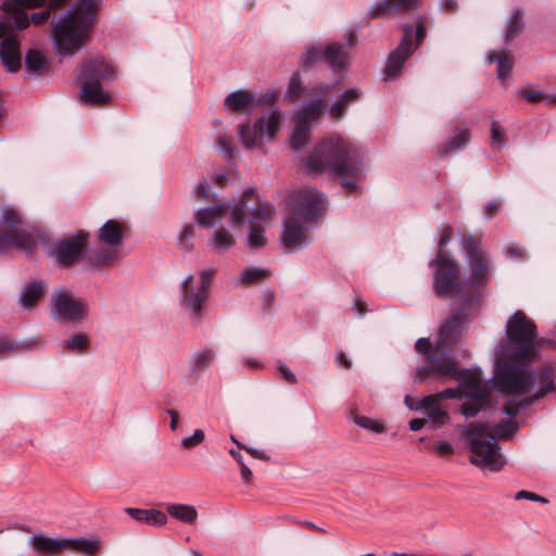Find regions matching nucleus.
<instances>
[{
	"label": "nucleus",
	"instance_id": "45",
	"mask_svg": "<svg viewBox=\"0 0 556 556\" xmlns=\"http://www.w3.org/2000/svg\"><path fill=\"white\" fill-rule=\"evenodd\" d=\"M216 151L227 160L233 159L238 150L232 144V138L227 135H220L216 141Z\"/></svg>",
	"mask_w": 556,
	"mask_h": 556
},
{
	"label": "nucleus",
	"instance_id": "33",
	"mask_svg": "<svg viewBox=\"0 0 556 556\" xmlns=\"http://www.w3.org/2000/svg\"><path fill=\"white\" fill-rule=\"evenodd\" d=\"M361 94L358 88H351L341 93L338 101L330 106V114L334 118H339L344 115L350 103L356 100Z\"/></svg>",
	"mask_w": 556,
	"mask_h": 556
},
{
	"label": "nucleus",
	"instance_id": "62",
	"mask_svg": "<svg viewBox=\"0 0 556 556\" xmlns=\"http://www.w3.org/2000/svg\"><path fill=\"white\" fill-rule=\"evenodd\" d=\"M332 89L331 85L328 84H320L317 87L313 89V94L316 97H319V99L323 100V98Z\"/></svg>",
	"mask_w": 556,
	"mask_h": 556
},
{
	"label": "nucleus",
	"instance_id": "55",
	"mask_svg": "<svg viewBox=\"0 0 556 556\" xmlns=\"http://www.w3.org/2000/svg\"><path fill=\"white\" fill-rule=\"evenodd\" d=\"M471 401L472 402L467 401L462 405V413L466 417H475L480 412V409L482 407V402L473 401V400H471Z\"/></svg>",
	"mask_w": 556,
	"mask_h": 556
},
{
	"label": "nucleus",
	"instance_id": "38",
	"mask_svg": "<svg viewBox=\"0 0 556 556\" xmlns=\"http://www.w3.org/2000/svg\"><path fill=\"white\" fill-rule=\"evenodd\" d=\"M47 67L45 56L37 50H29L25 55V68L30 74L42 73Z\"/></svg>",
	"mask_w": 556,
	"mask_h": 556
},
{
	"label": "nucleus",
	"instance_id": "32",
	"mask_svg": "<svg viewBox=\"0 0 556 556\" xmlns=\"http://www.w3.org/2000/svg\"><path fill=\"white\" fill-rule=\"evenodd\" d=\"M323 105L324 100L321 99L305 103L296 113V123L311 127V123L319 116Z\"/></svg>",
	"mask_w": 556,
	"mask_h": 556
},
{
	"label": "nucleus",
	"instance_id": "37",
	"mask_svg": "<svg viewBox=\"0 0 556 556\" xmlns=\"http://www.w3.org/2000/svg\"><path fill=\"white\" fill-rule=\"evenodd\" d=\"M270 274L269 269L257 267V266H250L244 268L239 276V285L242 286H250L255 282L261 281L262 279L266 278Z\"/></svg>",
	"mask_w": 556,
	"mask_h": 556
},
{
	"label": "nucleus",
	"instance_id": "30",
	"mask_svg": "<svg viewBox=\"0 0 556 556\" xmlns=\"http://www.w3.org/2000/svg\"><path fill=\"white\" fill-rule=\"evenodd\" d=\"M324 62L334 72L348 65V52L341 43L331 42L324 47Z\"/></svg>",
	"mask_w": 556,
	"mask_h": 556
},
{
	"label": "nucleus",
	"instance_id": "17",
	"mask_svg": "<svg viewBox=\"0 0 556 556\" xmlns=\"http://www.w3.org/2000/svg\"><path fill=\"white\" fill-rule=\"evenodd\" d=\"M325 194L316 189H304L290 195L289 216L303 223H315L323 210Z\"/></svg>",
	"mask_w": 556,
	"mask_h": 556
},
{
	"label": "nucleus",
	"instance_id": "18",
	"mask_svg": "<svg viewBox=\"0 0 556 556\" xmlns=\"http://www.w3.org/2000/svg\"><path fill=\"white\" fill-rule=\"evenodd\" d=\"M413 27L407 25L404 27V36L394 51L389 54L383 71V79L391 80L397 78L402 73L403 64L416 50L413 46Z\"/></svg>",
	"mask_w": 556,
	"mask_h": 556
},
{
	"label": "nucleus",
	"instance_id": "58",
	"mask_svg": "<svg viewBox=\"0 0 556 556\" xmlns=\"http://www.w3.org/2000/svg\"><path fill=\"white\" fill-rule=\"evenodd\" d=\"M433 448L441 456L452 454L454 451L452 444L443 440L435 442Z\"/></svg>",
	"mask_w": 556,
	"mask_h": 556
},
{
	"label": "nucleus",
	"instance_id": "64",
	"mask_svg": "<svg viewBox=\"0 0 556 556\" xmlns=\"http://www.w3.org/2000/svg\"><path fill=\"white\" fill-rule=\"evenodd\" d=\"M426 418H415L409 421V429L412 431H419L426 426Z\"/></svg>",
	"mask_w": 556,
	"mask_h": 556
},
{
	"label": "nucleus",
	"instance_id": "7",
	"mask_svg": "<svg viewBox=\"0 0 556 556\" xmlns=\"http://www.w3.org/2000/svg\"><path fill=\"white\" fill-rule=\"evenodd\" d=\"M80 83L79 99L89 104H105L110 102L111 96L103 89L101 81L114 79L115 71L113 65L103 56H91L77 68Z\"/></svg>",
	"mask_w": 556,
	"mask_h": 556
},
{
	"label": "nucleus",
	"instance_id": "36",
	"mask_svg": "<svg viewBox=\"0 0 556 556\" xmlns=\"http://www.w3.org/2000/svg\"><path fill=\"white\" fill-rule=\"evenodd\" d=\"M522 27V10L515 8L510 16L506 20L504 29V39L509 42L514 40Z\"/></svg>",
	"mask_w": 556,
	"mask_h": 556
},
{
	"label": "nucleus",
	"instance_id": "34",
	"mask_svg": "<svg viewBox=\"0 0 556 556\" xmlns=\"http://www.w3.org/2000/svg\"><path fill=\"white\" fill-rule=\"evenodd\" d=\"M420 407L426 410V419L432 424V429L439 428L450 420L447 412L442 409L437 402L432 406H426L424 397L420 402Z\"/></svg>",
	"mask_w": 556,
	"mask_h": 556
},
{
	"label": "nucleus",
	"instance_id": "44",
	"mask_svg": "<svg viewBox=\"0 0 556 556\" xmlns=\"http://www.w3.org/2000/svg\"><path fill=\"white\" fill-rule=\"evenodd\" d=\"M309 130L311 127H306L305 125H301L298 123L295 124V127L290 138V144L294 150L299 151L306 146Z\"/></svg>",
	"mask_w": 556,
	"mask_h": 556
},
{
	"label": "nucleus",
	"instance_id": "12",
	"mask_svg": "<svg viewBox=\"0 0 556 556\" xmlns=\"http://www.w3.org/2000/svg\"><path fill=\"white\" fill-rule=\"evenodd\" d=\"M462 248L470 269V277L465 281L468 295L477 302L476 291L488 281L490 257L480 248V242L472 236H465L462 240Z\"/></svg>",
	"mask_w": 556,
	"mask_h": 556
},
{
	"label": "nucleus",
	"instance_id": "13",
	"mask_svg": "<svg viewBox=\"0 0 556 556\" xmlns=\"http://www.w3.org/2000/svg\"><path fill=\"white\" fill-rule=\"evenodd\" d=\"M281 124V114L278 110H270L263 114L254 124L247 122L238 126V139L248 150L261 148L263 139L274 140Z\"/></svg>",
	"mask_w": 556,
	"mask_h": 556
},
{
	"label": "nucleus",
	"instance_id": "49",
	"mask_svg": "<svg viewBox=\"0 0 556 556\" xmlns=\"http://www.w3.org/2000/svg\"><path fill=\"white\" fill-rule=\"evenodd\" d=\"M302 93V80L299 73H293L290 77L289 86L287 89V98L298 99Z\"/></svg>",
	"mask_w": 556,
	"mask_h": 556
},
{
	"label": "nucleus",
	"instance_id": "22",
	"mask_svg": "<svg viewBox=\"0 0 556 556\" xmlns=\"http://www.w3.org/2000/svg\"><path fill=\"white\" fill-rule=\"evenodd\" d=\"M0 43V59L9 72H17L21 67L20 43L16 33L3 34Z\"/></svg>",
	"mask_w": 556,
	"mask_h": 556
},
{
	"label": "nucleus",
	"instance_id": "42",
	"mask_svg": "<svg viewBox=\"0 0 556 556\" xmlns=\"http://www.w3.org/2000/svg\"><path fill=\"white\" fill-rule=\"evenodd\" d=\"M46 2L47 0H4L1 4V10L5 13L21 8L41 9Z\"/></svg>",
	"mask_w": 556,
	"mask_h": 556
},
{
	"label": "nucleus",
	"instance_id": "27",
	"mask_svg": "<svg viewBox=\"0 0 556 556\" xmlns=\"http://www.w3.org/2000/svg\"><path fill=\"white\" fill-rule=\"evenodd\" d=\"M123 515L113 516L111 514H101L98 518H130L135 521H166V515L159 509H139V508H125L122 510Z\"/></svg>",
	"mask_w": 556,
	"mask_h": 556
},
{
	"label": "nucleus",
	"instance_id": "35",
	"mask_svg": "<svg viewBox=\"0 0 556 556\" xmlns=\"http://www.w3.org/2000/svg\"><path fill=\"white\" fill-rule=\"evenodd\" d=\"M166 510L170 518L180 521H194L200 517L197 508L187 504H169L167 505Z\"/></svg>",
	"mask_w": 556,
	"mask_h": 556
},
{
	"label": "nucleus",
	"instance_id": "6",
	"mask_svg": "<svg viewBox=\"0 0 556 556\" xmlns=\"http://www.w3.org/2000/svg\"><path fill=\"white\" fill-rule=\"evenodd\" d=\"M431 366L420 367L414 378L415 383H420L431 374L456 379L463 396L468 400L483 402L488 396V384L479 369H459L455 358L446 352L437 351L429 355Z\"/></svg>",
	"mask_w": 556,
	"mask_h": 556
},
{
	"label": "nucleus",
	"instance_id": "31",
	"mask_svg": "<svg viewBox=\"0 0 556 556\" xmlns=\"http://www.w3.org/2000/svg\"><path fill=\"white\" fill-rule=\"evenodd\" d=\"M254 105V97L247 90H236L229 93L224 101V106L232 112L247 111Z\"/></svg>",
	"mask_w": 556,
	"mask_h": 556
},
{
	"label": "nucleus",
	"instance_id": "11",
	"mask_svg": "<svg viewBox=\"0 0 556 556\" xmlns=\"http://www.w3.org/2000/svg\"><path fill=\"white\" fill-rule=\"evenodd\" d=\"M50 314L55 321L81 325L88 319L89 304L66 288L59 287L50 299Z\"/></svg>",
	"mask_w": 556,
	"mask_h": 556
},
{
	"label": "nucleus",
	"instance_id": "40",
	"mask_svg": "<svg viewBox=\"0 0 556 556\" xmlns=\"http://www.w3.org/2000/svg\"><path fill=\"white\" fill-rule=\"evenodd\" d=\"M195 237V230L192 225H185L178 236L177 245L184 253H190L193 250V239Z\"/></svg>",
	"mask_w": 556,
	"mask_h": 556
},
{
	"label": "nucleus",
	"instance_id": "59",
	"mask_svg": "<svg viewBox=\"0 0 556 556\" xmlns=\"http://www.w3.org/2000/svg\"><path fill=\"white\" fill-rule=\"evenodd\" d=\"M515 500H530L546 503L547 500L529 491H519L515 494Z\"/></svg>",
	"mask_w": 556,
	"mask_h": 556
},
{
	"label": "nucleus",
	"instance_id": "4",
	"mask_svg": "<svg viewBox=\"0 0 556 556\" xmlns=\"http://www.w3.org/2000/svg\"><path fill=\"white\" fill-rule=\"evenodd\" d=\"M302 162L309 175L330 173L332 176H343V188L350 191L357 188V177L362 172L361 153L341 137L321 141Z\"/></svg>",
	"mask_w": 556,
	"mask_h": 556
},
{
	"label": "nucleus",
	"instance_id": "8",
	"mask_svg": "<svg viewBox=\"0 0 556 556\" xmlns=\"http://www.w3.org/2000/svg\"><path fill=\"white\" fill-rule=\"evenodd\" d=\"M215 273L214 268H205L187 275L179 285V306L188 314L193 326H199L202 320L204 305L210 298Z\"/></svg>",
	"mask_w": 556,
	"mask_h": 556
},
{
	"label": "nucleus",
	"instance_id": "28",
	"mask_svg": "<svg viewBox=\"0 0 556 556\" xmlns=\"http://www.w3.org/2000/svg\"><path fill=\"white\" fill-rule=\"evenodd\" d=\"M485 62L495 63L497 78L505 80L511 73L514 56L506 50H491L485 55Z\"/></svg>",
	"mask_w": 556,
	"mask_h": 556
},
{
	"label": "nucleus",
	"instance_id": "50",
	"mask_svg": "<svg viewBox=\"0 0 556 556\" xmlns=\"http://www.w3.org/2000/svg\"><path fill=\"white\" fill-rule=\"evenodd\" d=\"M491 142L494 147L501 149L506 143V134L500 128L497 122L491 124Z\"/></svg>",
	"mask_w": 556,
	"mask_h": 556
},
{
	"label": "nucleus",
	"instance_id": "5",
	"mask_svg": "<svg viewBox=\"0 0 556 556\" xmlns=\"http://www.w3.org/2000/svg\"><path fill=\"white\" fill-rule=\"evenodd\" d=\"M518 426L513 420L498 422L491 430L486 425L471 422L462 433L467 439L471 452L470 462L492 471L500 470L505 464L496 439H508Z\"/></svg>",
	"mask_w": 556,
	"mask_h": 556
},
{
	"label": "nucleus",
	"instance_id": "15",
	"mask_svg": "<svg viewBox=\"0 0 556 556\" xmlns=\"http://www.w3.org/2000/svg\"><path fill=\"white\" fill-rule=\"evenodd\" d=\"M45 9L34 12L31 14H27L25 11L26 8L16 9L10 12H5L0 16V37L3 34H12L17 33L20 30L26 29L29 25L34 26H42L47 24L49 21L56 15L54 14L51 17L53 12H56L59 9L51 8V0H47L45 4ZM51 30L49 31V35Z\"/></svg>",
	"mask_w": 556,
	"mask_h": 556
},
{
	"label": "nucleus",
	"instance_id": "43",
	"mask_svg": "<svg viewBox=\"0 0 556 556\" xmlns=\"http://www.w3.org/2000/svg\"><path fill=\"white\" fill-rule=\"evenodd\" d=\"M354 424H356L358 427L366 429L372 433L379 434L387 432V427L380 420L372 419L367 416L363 415H355L353 417Z\"/></svg>",
	"mask_w": 556,
	"mask_h": 556
},
{
	"label": "nucleus",
	"instance_id": "53",
	"mask_svg": "<svg viewBox=\"0 0 556 556\" xmlns=\"http://www.w3.org/2000/svg\"><path fill=\"white\" fill-rule=\"evenodd\" d=\"M276 370L278 375L283 379L286 382L290 384L296 383L298 379L296 376L293 374V371L282 362L276 363Z\"/></svg>",
	"mask_w": 556,
	"mask_h": 556
},
{
	"label": "nucleus",
	"instance_id": "9",
	"mask_svg": "<svg viewBox=\"0 0 556 556\" xmlns=\"http://www.w3.org/2000/svg\"><path fill=\"white\" fill-rule=\"evenodd\" d=\"M128 226L118 219L106 220L98 230V247L86 250L88 261L96 266L110 267L121 260Z\"/></svg>",
	"mask_w": 556,
	"mask_h": 556
},
{
	"label": "nucleus",
	"instance_id": "60",
	"mask_svg": "<svg viewBox=\"0 0 556 556\" xmlns=\"http://www.w3.org/2000/svg\"><path fill=\"white\" fill-rule=\"evenodd\" d=\"M239 448L247 451L251 456L255 458L268 460V456L265 454L264 451L248 446L245 444H239Z\"/></svg>",
	"mask_w": 556,
	"mask_h": 556
},
{
	"label": "nucleus",
	"instance_id": "14",
	"mask_svg": "<svg viewBox=\"0 0 556 556\" xmlns=\"http://www.w3.org/2000/svg\"><path fill=\"white\" fill-rule=\"evenodd\" d=\"M432 264L435 266L433 277L435 293L438 295L453 294L466 304V300H470V296L465 282L462 283L458 279V270L455 264L444 255H438Z\"/></svg>",
	"mask_w": 556,
	"mask_h": 556
},
{
	"label": "nucleus",
	"instance_id": "25",
	"mask_svg": "<svg viewBox=\"0 0 556 556\" xmlns=\"http://www.w3.org/2000/svg\"><path fill=\"white\" fill-rule=\"evenodd\" d=\"M219 225L212 227L214 229L207 238L206 247L211 253L224 255L236 245L237 240L229 229L219 227Z\"/></svg>",
	"mask_w": 556,
	"mask_h": 556
},
{
	"label": "nucleus",
	"instance_id": "26",
	"mask_svg": "<svg viewBox=\"0 0 556 556\" xmlns=\"http://www.w3.org/2000/svg\"><path fill=\"white\" fill-rule=\"evenodd\" d=\"M49 287L46 280H33L27 282L21 290L18 304L24 309H31L41 300Z\"/></svg>",
	"mask_w": 556,
	"mask_h": 556
},
{
	"label": "nucleus",
	"instance_id": "46",
	"mask_svg": "<svg viewBox=\"0 0 556 556\" xmlns=\"http://www.w3.org/2000/svg\"><path fill=\"white\" fill-rule=\"evenodd\" d=\"M506 394H508L507 392H505ZM525 392H510L509 394H523ZM528 394H532V396L530 399H522L521 401H519L518 403H508L505 408H504V413L507 415V416H510V417H515L519 412L520 409H523L526 408L533 400H538L539 397H535L534 396V393L535 392H527Z\"/></svg>",
	"mask_w": 556,
	"mask_h": 556
},
{
	"label": "nucleus",
	"instance_id": "3",
	"mask_svg": "<svg viewBox=\"0 0 556 556\" xmlns=\"http://www.w3.org/2000/svg\"><path fill=\"white\" fill-rule=\"evenodd\" d=\"M102 0H75L51 21L50 40L60 56H74L91 40Z\"/></svg>",
	"mask_w": 556,
	"mask_h": 556
},
{
	"label": "nucleus",
	"instance_id": "39",
	"mask_svg": "<svg viewBox=\"0 0 556 556\" xmlns=\"http://www.w3.org/2000/svg\"><path fill=\"white\" fill-rule=\"evenodd\" d=\"M321 60L324 61V47L312 45L305 48L300 61L304 68H309Z\"/></svg>",
	"mask_w": 556,
	"mask_h": 556
},
{
	"label": "nucleus",
	"instance_id": "51",
	"mask_svg": "<svg viewBox=\"0 0 556 556\" xmlns=\"http://www.w3.org/2000/svg\"><path fill=\"white\" fill-rule=\"evenodd\" d=\"M518 93L520 96H522L526 101H528L530 103H535V102H539V101H547L548 103H552V99H551L552 94H545L541 90L528 91L526 89H520L518 91Z\"/></svg>",
	"mask_w": 556,
	"mask_h": 556
},
{
	"label": "nucleus",
	"instance_id": "1",
	"mask_svg": "<svg viewBox=\"0 0 556 556\" xmlns=\"http://www.w3.org/2000/svg\"><path fill=\"white\" fill-rule=\"evenodd\" d=\"M506 339L496 346L494 388L500 392H535L543 397L554 390L556 369L552 365L534 371L536 326L522 311L515 312L505 326Z\"/></svg>",
	"mask_w": 556,
	"mask_h": 556
},
{
	"label": "nucleus",
	"instance_id": "52",
	"mask_svg": "<svg viewBox=\"0 0 556 556\" xmlns=\"http://www.w3.org/2000/svg\"><path fill=\"white\" fill-rule=\"evenodd\" d=\"M205 434L201 429L194 430V432L181 440V446L187 450H191L204 441Z\"/></svg>",
	"mask_w": 556,
	"mask_h": 556
},
{
	"label": "nucleus",
	"instance_id": "20",
	"mask_svg": "<svg viewBox=\"0 0 556 556\" xmlns=\"http://www.w3.org/2000/svg\"><path fill=\"white\" fill-rule=\"evenodd\" d=\"M88 233L84 230H78L73 236L56 242L54 247V254L64 266L74 264L86 249Z\"/></svg>",
	"mask_w": 556,
	"mask_h": 556
},
{
	"label": "nucleus",
	"instance_id": "29",
	"mask_svg": "<svg viewBox=\"0 0 556 556\" xmlns=\"http://www.w3.org/2000/svg\"><path fill=\"white\" fill-rule=\"evenodd\" d=\"M469 130L465 127H456L453 134L438 147L440 155H447L463 150L469 142Z\"/></svg>",
	"mask_w": 556,
	"mask_h": 556
},
{
	"label": "nucleus",
	"instance_id": "48",
	"mask_svg": "<svg viewBox=\"0 0 556 556\" xmlns=\"http://www.w3.org/2000/svg\"><path fill=\"white\" fill-rule=\"evenodd\" d=\"M1 222L8 227L15 228L21 224V217L11 206L4 205L1 210Z\"/></svg>",
	"mask_w": 556,
	"mask_h": 556
},
{
	"label": "nucleus",
	"instance_id": "56",
	"mask_svg": "<svg viewBox=\"0 0 556 556\" xmlns=\"http://www.w3.org/2000/svg\"><path fill=\"white\" fill-rule=\"evenodd\" d=\"M452 239V229L450 226H442L440 228V239H439V255H444V248Z\"/></svg>",
	"mask_w": 556,
	"mask_h": 556
},
{
	"label": "nucleus",
	"instance_id": "63",
	"mask_svg": "<svg viewBox=\"0 0 556 556\" xmlns=\"http://www.w3.org/2000/svg\"><path fill=\"white\" fill-rule=\"evenodd\" d=\"M242 363L245 367L252 370H260L263 368V364L256 358L247 357L242 359Z\"/></svg>",
	"mask_w": 556,
	"mask_h": 556
},
{
	"label": "nucleus",
	"instance_id": "24",
	"mask_svg": "<svg viewBox=\"0 0 556 556\" xmlns=\"http://www.w3.org/2000/svg\"><path fill=\"white\" fill-rule=\"evenodd\" d=\"M217 358V352L213 348H201L193 351L188 359L189 375L200 379L210 369Z\"/></svg>",
	"mask_w": 556,
	"mask_h": 556
},
{
	"label": "nucleus",
	"instance_id": "41",
	"mask_svg": "<svg viewBox=\"0 0 556 556\" xmlns=\"http://www.w3.org/2000/svg\"><path fill=\"white\" fill-rule=\"evenodd\" d=\"M90 345V338L86 333H75L68 337L64 342L63 346L71 350L74 353H83Z\"/></svg>",
	"mask_w": 556,
	"mask_h": 556
},
{
	"label": "nucleus",
	"instance_id": "57",
	"mask_svg": "<svg viewBox=\"0 0 556 556\" xmlns=\"http://www.w3.org/2000/svg\"><path fill=\"white\" fill-rule=\"evenodd\" d=\"M502 207V201L494 199L490 201L484 207L483 212L486 218L493 217Z\"/></svg>",
	"mask_w": 556,
	"mask_h": 556
},
{
	"label": "nucleus",
	"instance_id": "23",
	"mask_svg": "<svg viewBox=\"0 0 556 556\" xmlns=\"http://www.w3.org/2000/svg\"><path fill=\"white\" fill-rule=\"evenodd\" d=\"M418 0H378L372 3L367 15L370 18H378L388 15H395L415 10Z\"/></svg>",
	"mask_w": 556,
	"mask_h": 556
},
{
	"label": "nucleus",
	"instance_id": "21",
	"mask_svg": "<svg viewBox=\"0 0 556 556\" xmlns=\"http://www.w3.org/2000/svg\"><path fill=\"white\" fill-rule=\"evenodd\" d=\"M36 247V239L30 232L26 231H5L0 228V250L16 249L31 254Z\"/></svg>",
	"mask_w": 556,
	"mask_h": 556
},
{
	"label": "nucleus",
	"instance_id": "47",
	"mask_svg": "<svg viewBox=\"0 0 556 556\" xmlns=\"http://www.w3.org/2000/svg\"><path fill=\"white\" fill-rule=\"evenodd\" d=\"M462 396L463 394L459 387L456 389L447 388L441 392H438L437 394L425 396V405L432 406L434 402L439 403L445 399H456Z\"/></svg>",
	"mask_w": 556,
	"mask_h": 556
},
{
	"label": "nucleus",
	"instance_id": "54",
	"mask_svg": "<svg viewBox=\"0 0 556 556\" xmlns=\"http://www.w3.org/2000/svg\"><path fill=\"white\" fill-rule=\"evenodd\" d=\"M206 187H207V180L205 178H201L199 180L197 187L192 191V195L194 197L195 201L212 199Z\"/></svg>",
	"mask_w": 556,
	"mask_h": 556
},
{
	"label": "nucleus",
	"instance_id": "16",
	"mask_svg": "<svg viewBox=\"0 0 556 556\" xmlns=\"http://www.w3.org/2000/svg\"><path fill=\"white\" fill-rule=\"evenodd\" d=\"M34 549L41 555H58L63 549L93 555L100 548V542L88 539H53L45 535H34L31 539Z\"/></svg>",
	"mask_w": 556,
	"mask_h": 556
},
{
	"label": "nucleus",
	"instance_id": "10",
	"mask_svg": "<svg viewBox=\"0 0 556 556\" xmlns=\"http://www.w3.org/2000/svg\"><path fill=\"white\" fill-rule=\"evenodd\" d=\"M457 302L458 300H455L453 303L452 311L454 314L441 326L435 345L433 346L428 339H418L415 344L418 353L427 355L428 358L430 354H434L437 351L446 352L452 355L450 346L456 342L469 315L477 306V301L473 298L468 301L466 300V304L462 306Z\"/></svg>",
	"mask_w": 556,
	"mask_h": 556
},
{
	"label": "nucleus",
	"instance_id": "2",
	"mask_svg": "<svg viewBox=\"0 0 556 556\" xmlns=\"http://www.w3.org/2000/svg\"><path fill=\"white\" fill-rule=\"evenodd\" d=\"M275 213L271 204L261 202L253 189H247L233 202L223 201L195 210L193 218L201 228L205 229L222 224L228 217L235 226L248 223L247 244L251 249H261L267 244L264 225L273 220Z\"/></svg>",
	"mask_w": 556,
	"mask_h": 556
},
{
	"label": "nucleus",
	"instance_id": "19",
	"mask_svg": "<svg viewBox=\"0 0 556 556\" xmlns=\"http://www.w3.org/2000/svg\"><path fill=\"white\" fill-rule=\"evenodd\" d=\"M313 224L288 216L280 235L281 244L291 251L304 249L311 242L308 231Z\"/></svg>",
	"mask_w": 556,
	"mask_h": 556
},
{
	"label": "nucleus",
	"instance_id": "61",
	"mask_svg": "<svg viewBox=\"0 0 556 556\" xmlns=\"http://www.w3.org/2000/svg\"><path fill=\"white\" fill-rule=\"evenodd\" d=\"M426 36L425 25L424 23L419 22L416 27L415 31V42H413V46H416V49L419 47V45L422 42Z\"/></svg>",
	"mask_w": 556,
	"mask_h": 556
}]
</instances>
